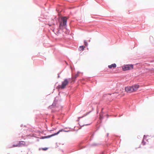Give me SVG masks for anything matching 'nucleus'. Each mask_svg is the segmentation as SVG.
<instances>
[{"label":"nucleus","instance_id":"4","mask_svg":"<svg viewBox=\"0 0 154 154\" xmlns=\"http://www.w3.org/2000/svg\"><path fill=\"white\" fill-rule=\"evenodd\" d=\"M62 131H63V129L60 130H59L58 131L57 133L52 134L51 135H48V136H44V137H41L40 138V139H45V138H49L51 137L52 136L57 135L60 133V132H61Z\"/></svg>","mask_w":154,"mask_h":154},{"label":"nucleus","instance_id":"10","mask_svg":"<svg viewBox=\"0 0 154 154\" xmlns=\"http://www.w3.org/2000/svg\"><path fill=\"white\" fill-rule=\"evenodd\" d=\"M18 143L20 146V147L23 145H24L25 144V142L23 141H20L18 142Z\"/></svg>","mask_w":154,"mask_h":154},{"label":"nucleus","instance_id":"7","mask_svg":"<svg viewBox=\"0 0 154 154\" xmlns=\"http://www.w3.org/2000/svg\"><path fill=\"white\" fill-rule=\"evenodd\" d=\"M134 89L133 91L134 92L137 91L138 88L139 87V85H135L133 86H131Z\"/></svg>","mask_w":154,"mask_h":154},{"label":"nucleus","instance_id":"5","mask_svg":"<svg viewBox=\"0 0 154 154\" xmlns=\"http://www.w3.org/2000/svg\"><path fill=\"white\" fill-rule=\"evenodd\" d=\"M134 89L131 86H128L125 88V91L128 93H131L133 92Z\"/></svg>","mask_w":154,"mask_h":154},{"label":"nucleus","instance_id":"12","mask_svg":"<svg viewBox=\"0 0 154 154\" xmlns=\"http://www.w3.org/2000/svg\"><path fill=\"white\" fill-rule=\"evenodd\" d=\"M84 44L85 46H87L88 43L85 41H84Z\"/></svg>","mask_w":154,"mask_h":154},{"label":"nucleus","instance_id":"16","mask_svg":"<svg viewBox=\"0 0 154 154\" xmlns=\"http://www.w3.org/2000/svg\"><path fill=\"white\" fill-rule=\"evenodd\" d=\"M100 118H101V116H100Z\"/></svg>","mask_w":154,"mask_h":154},{"label":"nucleus","instance_id":"14","mask_svg":"<svg viewBox=\"0 0 154 154\" xmlns=\"http://www.w3.org/2000/svg\"><path fill=\"white\" fill-rule=\"evenodd\" d=\"M142 143L143 145H145L146 144V142H144V140H143Z\"/></svg>","mask_w":154,"mask_h":154},{"label":"nucleus","instance_id":"15","mask_svg":"<svg viewBox=\"0 0 154 154\" xmlns=\"http://www.w3.org/2000/svg\"><path fill=\"white\" fill-rule=\"evenodd\" d=\"M117 94V93H113V94Z\"/></svg>","mask_w":154,"mask_h":154},{"label":"nucleus","instance_id":"3","mask_svg":"<svg viewBox=\"0 0 154 154\" xmlns=\"http://www.w3.org/2000/svg\"><path fill=\"white\" fill-rule=\"evenodd\" d=\"M123 71L129 70L133 69V65L132 64L126 65L122 67Z\"/></svg>","mask_w":154,"mask_h":154},{"label":"nucleus","instance_id":"8","mask_svg":"<svg viewBox=\"0 0 154 154\" xmlns=\"http://www.w3.org/2000/svg\"><path fill=\"white\" fill-rule=\"evenodd\" d=\"M79 72H77L76 74L74 76H72V81H75V79L77 78L78 77L79 75Z\"/></svg>","mask_w":154,"mask_h":154},{"label":"nucleus","instance_id":"13","mask_svg":"<svg viewBox=\"0 0 154 154\" xmlns=\"http://www.w3.org/2000/svg\"><path fill=\"white\" fill-rule=\"evenodd\" d=\"M48 149V148H42V150H45V151L47 150V149Z\"/></svg>","mask_w":154,"mask_h":154},{"label":"nucleus","instance_id":"9","mask_svg":"<svg viewBox=\"0 0 154 154\" xmlns=\"http://www.w3.org/2000/svg\"><path fill=\"white\" fill-rule=\"evenodd\" d=\"M116 66V64L115 63H113L111 65H109L108 67L110 69H111L112 68H115Z\"/></svg>","mask_w":154,"mask_h":154},{"label":"nucleus","instance_id":"11","mask_svg":"<svg viewBox=\"0 0 154 154\" xmlns=\"http://www.w3.org/2000/svg\"><path fill=\"white\" fill-rule=\"evenodd\" d=\"M85 47L83 46H80L79 48V50L80 51H83L84 50Z\"/></svg>","mask_w":154,"mask_h":154},{"label":"nucleus","instance_id":"1","mask_svg":"<svg viewBox=\"0 0 154 154\" xmlns=\"http://www.w3.org/2000/svg\"><path fill=\"white\" fill-rule=\"evenodd\" d=\"M67 19V18L66 17H61L59 26V27L60 29H62L63 27H65L66 26Z\"/></svg>","mask_w":154,"mask_h":154},{"label":"nucleus","instance_id":"6","mask_svg":"<svg viewBox=\"0 0 154 154\" xmlns=\"http://www.w3.org/2000/svg\"><path fill=\"white\" fill-rule=\"evenodd\" d=\"M15 147H20V146L17 141L14 142V144L13 145L11 144L9 145V148H10Z\"/></svg>","mask_w":154,"mask_h":154},{"label":"nucleus","instance_id":"2","mask_svg":"<svg viewBox=\"0 0 154 154\" xmlns=\"http://www.w3.org/2000/svg\"><path fill=\"white\" fill-rule=\"evenodd\" d=\"M69 81L67 79H65L62 82L61 85H59L57 86L58 89H64L66 88V85L69 83Z\"/></svg>","mask_w":154,"mask_h":154}]
</instances>
